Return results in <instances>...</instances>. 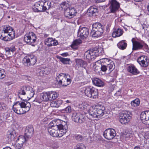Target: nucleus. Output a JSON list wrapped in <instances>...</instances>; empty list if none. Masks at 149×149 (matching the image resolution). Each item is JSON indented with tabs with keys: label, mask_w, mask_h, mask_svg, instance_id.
<instances>
[{
	"label": "nucleus",
	"mask_w": 149,
	"mask_h": 149,
	"mask_svg": "<svg viewBox=\"0 0 149 149\" xmlns=\"http://www.w3.org/2000/svg\"><path fill=\"white\" fill-rule=\"evenodd\" d=\"M95 109H93L92 107L90 108L88 111V113L90 116V118H97V115Z\"/></svg>",
	"instance_id": "obj_32"
},
{
	"label": "nucleus",
	"mask_w": 149,
	"mask_h": 149,
	"mask_svg": "<svg viewBox=\"0 0 149 149\" xmlns=\"http://www.w3.org/2000/svg\"><path fill=\"white\" fill-rule=\"evenodd\" d=\"M103 135L104 137L106 139L111 140L114 138L116 136V132L113 129H107L104 131Z\"/></svg>",
	"instance_id": "obj_11"
},
{
	"label": "nucleus",
	"mask_w": 149,
	"mask_h": 149,
	"mask_svg": "<svg viewBox=\"0 0 149 149\" xmlns=\"http://www.w3.org/2000/svg\"><path fill=\"white\" fill-rule=\"evenodd\" d=\"M43 1H39L35 3L34 9L36 12L44 11L42 5Z\"/></svg>",
	"instance_id": "obj_21"
},
{
	"label": "nucleus",
	"mask_w": 149,
	"mask_h": 149,
	"mask_svg": "<svg viewBox=\"0 0 149 149\" xmlns=\"http://www.w3.org/2000/svg\"><path fill=\"white\" fill-rule=\"evenodd\" d=\"M15 46L12 45L10 47H6L5 48L6 55L9 57H10L13 54V52L16 50Z\"/></svg>",
	"instance_id": "obj_20"
},
{
	"label": "nucleus",
	"mask_w": 149,
	"mask_h": 149,
	"mask_svg": "<svg viewBox=\"0 0 149 149\" xmlns=\"http://www.w3.org/2000/svg\"><path fill=\"white\" fill-rule=\"evenodd\" d=\"M109 3L111 4L109 8L112 13H115L118 10L120 7V4L116 0H109Z\"/></svg>",
	"instance_id": "obj_12"
},
{
	"label": "nucleus",
	"mask_w": 149,
	"mask_h": 149,
	"mask_svg": "<svg viewBox=\"0 0 149 149\" xmlns=\"http://www.w3.org/2000/svg\"><path fill=\"white\" fill-rule=\"evenodd\" d=\"M94 85L100 87H103L104 85V82L101 79L97 78H94L92 80Z\"/></svg>",
	"instance_id": "obj_24"
},
{
	"label": "nucleus",
	"mask_w": 149,
	"mask_h": 149,
	"mask_svg": "<svg viewBox=\"0 0 149 149\" xmlns=\"http://www.w3.org/2000/svg\"><path fill=\"white\" fill-rule=\"evenodd\" d=\"M109 59L107 58H103L101 59L99 61H100V62L101 63H106L107 62L109 61Z\"/></svg>",
	"instance_id": "obj_50"
},
{
	"label": "nucleus",
	"mask_w": 149,
	"mask_h": 149,
	"mask_svg": "<svg viewBox=\"0 0 149 149\" xmlns=\"http://www.w3.org/2000/svg\"><path fill=\"white\" fill-rule=\"evenodd\" d=\"M147 10L149 13V3H148V4L147 6Z\"/></svg>",
	"instance_id": "obj_59"
},
{
	"label": "nucleus",
	"mask_w": 149,
	"mask_h": 149,
	"mask_svg": "<svg viewBox=\"0 0 149 149\" xmlns=\"http://www.w3.org/2000/svg\"><path fill=\"white\" fill-rule=\"evenodd\" d=\"M130 112L128 111H123L120 115V121L122 124L128 123L132 118Z\"/></svg>",
	"instance_id": "obj_6"
},
{
	"label": "nucleus",
	"mask_w": 149,
	"mask_h": 149,
	"mask_svg": "<svg viewBox=\"0 0 149 149\" xmlns=\"http://www.w3.org/2000/svg\"><path fill=\"white\" fill-rule=\"evenodd\" d=\"M140 103V101L138 98H136L131 102V105L134 107L138 106Z\"/></svg>",
	"instance_id": "obj_41"
},
{
	"label": "nucleus",
	"mask_w": 149,
	"mask_h": 149,
	"mask_svg": "<svg viewBox=\"0 0 149 149\" xmlns=\"http://www.w3.org/2000/svg\"><path fill=\"white\" fill-rule=\"evenodd\" d=\"M103 25L100 23L96 22L92 25L91 34L92 37H98L100 36L103 32Z\"/></svg>",
	"instance_id": "obj_3"
},
{
	"label": "nucleus",
	"mask_w": 149,
	"mask_h": 149,
	"mask_svg": "<svg viewBox=\"0 0 149 149\" xmlns=\"http://www.w3.org/2000/svg\"><path fill=\"white\" fill-rule=\"evenodd\" d=\"M85 94L87 97L93 99H96L98 97L97 90L93 87L87 86L84 89Z\"/></svg>",
	"instance_id": "obj_5"
},
{
	"label": "nucleus",
	"mask_w": 149,
	"mask_h": 149,
	"mask_svg": "<svg viewBox=\"0 0 149 149\" xmlns=\"http://www.w3.org/2000/svg\"><path fill=\"white\" fill-rule=\"evenodd\" d=\"M71 80L70 79L67 78L66 79V80H64L63 81L62 85H61L63 86H66L67 85H68L71 82Z\"/></svg>",
	"instance_id": "obj_43"
},
{
	"label": "nucleus",
	"mask_w": 149,
	"mask_h": 149,
	"mask_svg": "<svg viewBox=\"0 0 149 149\" xmlns=\"http://www.w3.org/2000/svg\"><path fill=\"white\" fill-rule=\"evenodd\" d=\"M127 71L128 72L133 74H137L139 73V72L135 67L133 65H130L128 67Z\"/></svg>",
	"instance_id": "obj_28"
},
{
	"label": "nucleus",
	"mask_w": 149,
	"mask_h": 149,
	"mask_svg": "<svg viewBox=\"0 0 149 149\" xmlns=\"http://www.w3.org/2000/svg\"><path fill=\"white\" fill-rule=\"evenodd\" d=\"M53 100L55 99L58 96V94L55 91H50Z\"/></svg>",
	"instance_id": "obj_45"
},
{
	"label": "nucleus",
	"mask_w": 149,
	"mask_h": 149,
	"mask_svg": "<svg viewBox=\"0 0 149 149\" xmlns=\"http://www.w3.org/2000/svg\"><path fill=\"white\" fill-rule=\"evenodd\" d=\"M97 115L98 117L102 116L105 112V107L102 106L97 107L95 109Z\"/></svg>",
	"instance_id": "obj_19"
},
{
	"label": "nucleus",
	"mask_w": 149,
	"mask_h": 149,
	"mask_svg": "<svg viewBox=\"0 0 149 149\" xmlns=\"http://www.w3.org/2000/svg\"><path fill=\"white\" fill-rule=\"evenodd\" d=\"M71 118L72 120L77 123H84L86 120L85 117L83 115L75 111L72 113Z\"/></svg>",
	"instance_id": "obj_8"
},
{
	"label": "nucleus",
	"mask_w": 149,
	"mask_h": 149,
	"mask_svg": "<svg viewBox=\"0 0 149 149\" xmlns=\"http://www.w3.org/2000/svg\"><path fill=\"white\" fill-rule=\"evenodd\" d=\"M16 136L15 132L14 131L10 132L8 136L9 138V140L10 141H13Z\"/></svg>",
	"instance_id": "obj_42"
},
{
	"label": "nucleus",
	"mask_w": 149,
	"mask_h": 149,
	"mask_svg": "<svg viewBox=\"0 0 149 149\" xmlns=\"http://www.w3.org/2000/svg\"><path fill=\"white\" fill-rule=\"evenodd\" d=\"M105 0H97V1H98V2H103Z\"/></svg>",
	"instance_id": "obj_61"
},
{
	"label": "nucleus",
	"mask_w": 149,
	"mask_h": 149,
	"mask_svg": "<svg viewBox=\"0 0 149 149\" xmlns=\"http://www.w3.org/2000/svg\"><path fill=\"white\" fill-rule=\"evenodd\" d=\"M123 30L120 29L118 28L114 30L112 35L113 37L116 38L121 36L123 34Z\"/></svg>",
	"instance_id": "obj_29"
},
{
	"label": "nucleus",
	"mask_w": 149,
	"mask_h": 149,
	"mask_svg": "<svg viewBox=\"0 0 149 149\" xmlns=\"http://www.w3.org/2000/svg\"><path fill=\"white\" fill-rule=\"evenodd\" d=\"M76 66L78 68L83 67L85 68L87 63L86 62L80 59H77L76 61Z\"/></svg>",
	"instance_id": "obj_22"
},
{
	"label": "nucleus",
	"mask_w": 149,
	"mask_h": 149,
	"mask_svg": "<svg viewBox=\"0 0 149 149\" xmlns=\"http://www.w3.org/2000/svg\"><path fill=\"white\" fill-rule=\"evenodd\" d=\"M140 147L139 146H136L134 148V149H140Z\"/></svg>",
	"instance_id": "obj_58"
},
{
	"label": "nucleus",
	"mask_w": 149,
	"mask_h": 149,
	"mask_svg": "<svg viewBox=\"0 0 149 149\" xmlns=\"http://www.w3.org/2000/svg\"><path fill=\"white\" fill-rule=\"evenodd\" d=\"M26 89L27 90L26 94L30 97H33L34 94V92L33 88L29 86H27Z\"/></svg>",
	"instance_id": "obj_39"
},
{
	"label": "nucleus",
	"mask_w": 149,
	"mask_h": 149,
	"mask_svg": "<svg viewBox=\"0 0 149 149\" xmlns=\"http://www.w3.org/2000/svg\"><path fill=\"white\" fill-rule=\"evenodd\" d=\"M27 88V86L23 87L21 89L20 91L18 92L19 94H21L22 95H25L26 94V93L25 92V90H26Z\"/></svg>",
	"instance_id": "obj_46"
},
{
	"label": "nucleus",
	"mask_w": 149,
	"mask_h": 149,
	"mask_svg": "<svg viewBox=\"0 0 149 149\" xmlns=\"http://www.w3.org/2000/svg\"><path fill=\"white\" fill-rule=\"evenodd\" d=\"M109 61L107 62L106 64H107V67L109 68V72H111L115 68V65L114 62L111 60L109 59Z\"/></svg>",
	"instance_id": "obj_33"
},
{
	"label": "nucleus",
	"mask_w": 149,
	"mask_h": 149,
	"mask_svg": "<svg viewBox=\"0 0 149 149\" xmlns=\"http://www.w3.org/2000/svg\"><path fill=\"white\" fill-rule=\"evenodd\" d=\"M51 2L49 1H43V4L42 5L43 8V10L45 11L49 9L51 7Z\"/></svg>",
	"instance_id": "obj_38"
},
{
	"label": "nucleus",
	"mask_w": 149,
	"mask_h": 149,
	"mask_svg": "<svg viewBox=\"0 0 149 149\" xmlns=\"http://www.w3.org/2000/svg\"><path fill=\"white\" fill-rule=\"evenodd\" d=\"M137 62L141 66L146 67L148 65L149 60L147 56H142L138 59Z\"/></svg>",
	"instance_id": "obj_16"
},
{
	"label": "nucleus",
	"mask_w": 149,
	"mask_h": 149,
	"mask_svg": "<svg viewBox=\"0 0 149 149\" xmlns=\"http://www.w3.org/2000/svg\"><path fill=\"white\" fill-rule=\"evenodd\" d=\"M49 101H51L53 100L51 95V93L50 92H48Z\"/></svg>",
	"instance_id": "obj_55"
},
{
	"label": "nucleus",
	"mask_w": 149,
	"mask_h": 149,
	"mask_svg": "<svg viewBox=\"0 0 149 149\" xmlns=\"http://www.w3.org/2000/svg\"><path fill=\"white\" fill-rule=\"evenodd\" d=\"M5 76V75L2 72V70H0V79L3 78Z\"/></svg>",
	"instance_id": "obj_53"
},
{
	"label": "nucleus",
	"mask_w": 149,
	"mask_h": 149,
	"mask_svg": "<svg viewBox=\"0 0 149 149\" xmlns=\"http://www.w3.org/2000/svg\"><path fill=\"white\" fill-rule=\"evenodd\" d=\"M31 107L30 103L24 100L15 103L13 107L14 111L18 114H22L28 111Z\"/></svg>",
	"instance_id": "obj_2"
},
{
	"label": "nucleus",
	"mask_w": 149,
	"mask_h": 149,
	"mask_svg": "<svg viewBox=\"0 0 149 149\" xmlns=\"http://www.w3.org/2000/svg\"><path fill=\"white\" fill-rule=\"evenodd\" d=\"M45 44L48 47L56 46L58 44L57 40L53 39L52 38H48L45 40Z\"/></svg>",
	"instance_id": "obj_17"
},
{
	"label": "nucleus",
	"mask_w": 149,
	"mask_h": 149,
	"mask_svg": "<svg viewBox=\"0 0 149 149\" xmlns=\"http://www.w3.org/2000/svg\"><path fill=\"white\" fill-rule=\"evenodd\" d=\"M101 70L103 72H105L106 71H109V68L107 67V66L105 65H101Z\"/></svg>",
	"instance_id": "obj_48"
},
{
	"label": "nucleus",
	"mask_w": 149,
	"mask_h": 149,
	"mask_svg": "<svg viewBox=\"0 0 149 149\" xmlns=\"http://www.w3.org/2000/svg\"><path fill=\"white\" fill-rule=\"evenodd\" d=\"M68 129L67 123L59 119L53 120L48 127L49 133L54 137H61L67 132Z\"/></svg>",
	"instance_id": "obj_1"
},
{
	"label": "nucleus",
	"mask_w": 149,
	"mask_h": 149,
	"mask_svg": "<svg viewBox=\"0 0 149 149\" xmlns=\"http://www.w3.org/2000/svg\"><path fill=\"white\" fill-rule=\"evenodd\" d=\"M60 6L62 10H63L64 11L67 9L69 8L70 5L69 4L68 1H66L62 2L60 5Z\"/></svg>",
	"instance_id": "obj_36"
},
{
	"label": "nucleus",
	"mask_w": 149,
	"mask_h": 149,
	"mask_svg": "<svg viewBox=\"0 0 149 149\" xmlns=\"http://www.w3.org/2000/svg\"><path fill=\"white\" fill-rule=\"evenodd\" d=\"M89 129H91L92 127V125L90 123H88L87 125Z\"/></svg>",
	"instance_id": "obj_56"
},
{
	"label": "nucleus",
	"mask_w": 149,
	"mask_h": 149,
	"mask_svg": "<svg viewBox=\"0 0 149 149\" xmlns=\"http://www.w3.org/2000/svg\"><path fill=\"white\" fill-rule=\"evenodd\" d=\"M82 41L81 40H76L74 41L72 45H77L81 43Z\"/></svg>",
	"instance_id": "obj_47"
},
{
	"label": "nucleus",
	"mask_w": 149,
	"mask_h": 149,
	"mask_svg": "<svg viewBox=\"0 0 149 149\" xmlns=\"http://www.w3.org/2000/svg\"><path fill=\"white\" fill-rule=\"evenodd\" d=\"M89 34V29L86 27H80L77 31V37L81 40L86 39Z\"/></svg>",
	"instance_id": "obj_7"
},
{
	"label": "nucleus",
	"mask_w": 149,
	"mask_h": 149,
	"mask_svg": "<svg viewBox=\"0 0 149 149\" xmlns=\"http://www.w3.org/2000/svg\"><path fill=\"white\" fill-rule=\"evenodd\" d=\"M65 76L66 74H64L63 73L59 74L57 76L56 80L60 85H62L63 81L66 80Z\"/></svg>",
	"instance_id": "obj_26"
},
{
	"label": "nucleus",
	"mask_w": 149,
	"mask_h": 149,
	"mask_svg": "<svg viewBox=\"0 0 149 149\" xmlns=\"http://www.w3.org/2000/svg\"><path fill=\"white\" fill-rule=\"evenodd\" d=\"M33 129L32 126H29L26 127L25 132L24 135L26 138H30L33 133Z\"/></svg>",
	"instance_id": "obj_23"
},
{
	"label": "nucleus",
	"mask_w": 149,
	"mask_h": 149,
	"mask_svg": "<svg viewBox=\"0 0 149 149\" xmlns=\"http://www.w3.org/2000/svg\"><path fill=\"white\" fill-rule=\"evenodd\" d=\"M74 149H86V147L83 144H79L76 145Z\"/></svg>",
	"instance_id": "obj_44"
},
{
	"label": "nucleus",
	"mask_w": 149,
	"mask_h": 149,
	"mask_svg": "<svg viewBox=\"0 0 149 149\" xmlns=\"http://www.w3.org/2000/svg\"><path fill=\"white\" fill-rule=\"evenodd\" d=\"M66 103H70V102L69 101V100H67L66 101Z\"/></svg>",
	"instance_id": "obj_64"
},
{
	"label": "nucleus",
	"mask_w": 149,
	"mask_h": 149,
	"mask_svg": "<svg viewBox=\"0 0 149 149\" xmlns=\"http://www.w3.org/2000/svg\"><path fill=\"white\" fill-rule=\"evenodd\" d=\"M98 13L97 8L95 6L90 7L87 10V13L90 16H95Z\"/></svg>",
	"instance_id": "obj_18"
},
{
	"label": "nucleus",
	"mask_w": 149,
	"mask_h": 149,
	"mask_svg": "<svg viewBox=\"0 0 149 149\" xmlns=\"http://www.w3.org/2000/svg\"><path fill=\"white\" fill-rule=\"evenodd\" d=\"M134 38L132 40L133 43L132 49L133 50H137L142 49L145 45L143 41L140 42L134 41Z\"/></svg>",
	"instance_id": "obj_15"
},
{
	"label": "nucleus",
	"mask_w": 149,
	"mask_h": 149,
	"mask_svg": "<svg viewBox=\"0 0 149 149\" xmlns=\"http://www.w3.org/2000/svg\"><path fill=\"white\" fill-rule=\"evenodd\" d=\"M57 58L60 61L64 64H69V62L70 61V59L69 58H64L60 56H58Z\"/></svg>",
	"instance_id": "obj_40"
},
{
	"label": "nucleus",
	"mask_w": 149,
	"mask_h": 149,
	"mask_svg": "<svg viewBox=\"0 0 149 149\" xmlns=\"http://www.w3.org/2000/svg\"><path fill=\"white\" fill-rule=\"evenodd\" d=\"M36 36L33 32H29V33L26 34L24 38V40L29 45L34 46L33 43L36 41Z\"/></svg>",
	"instance_id": "obj_9"
},
{
	"label": "nucleus",
	"mask_w": 149,
	"mask_h": 149,
	"mask_svg": "<svg viewBox=\"0 0 149 149\" xmlns=\"http://www.w3.org/2000/svg\"><path fill=\"white\" fill-rule=\"evenodd\" d=\"M27 139L25 135L24 136L21 135L18 137L17 141L23 144L27 140Z\"/></svg>",
	"instance_id": "obj_37"
},
{
	"label": "nucleus",
	"mask_w": 149,
	"mask_h": 149,
	"mask_svg": "<svg viewBox=\"0 0 149 149\" xmlns=\"http://www.w3.org/2000/svg\"><path fill=\"white\" fill-rule=\"evenodd\" d=\"M23 145V144H22V143L18 142V144L16 145L15 148L16 149H19L22 147Z\"/></svg>",
	"instance_id": "obj_52"
},
{
	"label": "nucleus",
	"mask_w": 149,
	"mask_h": 149,
	"mask_svg": "<svg viewBox=\"0 0 149 149\" xmlns=\"http://www.w3.org/2000/svg\"><path fill=\"white\" fill-rule=\"evenodd\" d=\"M99 50L97 48L91 49L86 51L84 55V59L89 61L94 60L100 55Z\"/></svg>",
	"instance_id": "obj_4"
},
{
	"label": "nucleus",
	"mask_w": 149,
	"mask_h": 149,
	"mask_svg": "<svg viewBox=\"0 0 149 149\" xmlns=\"http://www.w3.org/2000/svg\"><path fill=\"white\" fill-rule=\"evenodd\" d=\"M62 100H58L52 102L50 105L52 107L58 108L62 104Z\"/></svg>",
	"instance_id": "obj_35"
},
{
	"label": "nucleus",
	"mask_w": 149,
	"mask_h": 149,
	"mask_svg": "<svg viewBox=\"0 0 149 149\" xmlns=\"http://www.w3.org/2000/svg\"><path fill=\"white\" fill-rule=\"evenodd\" d=\"M66 113H70L71 112L72 110L70 106H68L64 110Z\"/></svg>",
	"instance_id": "obj_51"
},
{
	"label": "nucleus",
	"mask_w": 149,
	"mask_h": 149,
	"mask_svg": "<svg viewBox=\"0 0 149 149\" xmlns=\"http://www.w3.org/2000/svg\"><path fill=\"white\" fill-rule=\"evenodd\" d=\"M61 55L63 56H66L68 55V53H64L61 54Z\"/></svg>",
	"instance_id": "obj_57"
},
{
	"label": "nucleus",
	"mask_w": 149,
	"mask_h": 149,
	"mask_svg": "<svg viewBox=\"0 0 149 149\" xmlns=\"http://www.w3.org/2000/svg\"><path fill=\"white\" fill-rule=\"evenodd\" d=\"M145 25H143V29H145Z\"/></svg>",
	"instance_id": "obj_63"
},
{
	"label": "nucleus",
	"mask_w": 149,
	"mask_h": 149,
	"mask_svg": "<svg viewBox=\"0 0 149 149\" xmlns=\"http://www.w3.org/2000/svg\"><path fill=\"white\" fill-rule=\"evenodd\" d=\"M134 1L137 2H139L142 1L143 0H134Z\"/></svg>",
	"instance_id": "obj_60"
},
{
	"label": "nucleus",
	"mask_w": 149,
	"mask_h": 149,
	"mask_svg": "<svg viewBox=\"0 0 149 149\" xmlns=\"http://www.w3.org/2000/svg\"><path fill=\"white\" fill-rule=\"evenodd\" d=\"M3 31L4 33H8V34L12 33V32L15 34V31L13 29L8 25L4 26L3 29Z\"/></svg>",
	"instance_id": "obj_30"
},
{
	"label": "nucleus",
	"mask_w": 149,
	"mask_h": 149,
	"mask_svg": "<svg viewBox=\"0 0 149 149\" xmlns=\"http://www.w3.org/2000/svg\"><path fill=\"white\" fill-rule=\"evenodd\" d=\"M36 61V57L33 55L26 56L23 59L24 64L28 66L34 65Z\"/></svg>",
	"instance_id": "obj_10"
},
{
	"label": "nucleus",
	"mask_w": 149,
	"mask_h": 149,
	"mask_svg": "<svg viewBox=\"0 0 149 149\" xmlns=\"http://www.w3.org/2000/svg\"><path fill=\"white\" fill-rule=\"evenodd\" d=\"M75 139L78 141H81L83 139V137L81 135H75L74 136Z\"/></svg>",
	"instance_id": "obj_49"
},
{
	"label": "nucleus",
	"mask_w": 149,
	"mask_h": 149,
	"mask_svg": "<svg viewBox=\"0 0 149 149\" xmlns=\"http://www.w3.org/2000/svg\"><path fill=\"white\" fill-rule=\"evenodd\" d=\"M95 72H99V70L101 69V65L100 66H96L95 68Z\"/></svg>",
	"instance_id": "obj_54"
},
{
	"label": "nucleus",
	"mask_w": 149,
	"mask_h": 149,
	"mask_svg": "<svg viewBox=\"0 0 149 149\" xmlns=\"http://www.w3.org/2000/svg\"><path fill=\"white\" fill-rule=\"evenodd\" d=\"M44 36H45V37H47V36H48V34H44Z\"/></svg>",
	"instance_id": "obj_62"
},
{
	"label": "nucleus",
	"mask_w": 149,
	"mask_h": 149,
	"mask_svg": "<svg viewBox=\"0 0 149 149\" xmlns=\"http://www.w3.org/2000/svg\"><path fill=\"white\" fill-rule=\"evenodd\" d=\"M15 36V35L12 32V33L8 34V36L3 37L2 39L5 41H9L14 39Z\"/></svg>",
	"instance_id": "obj_34"
},
{
	"label": "nucleus",
	"mask_w": 149,
	"mask_h": 149,
	"mask_svg": "<svg viewBox=\"0 0 149 149\" xmlns=\"http://www.w3.org/2000/svg\"><path fill=\"white\" fill-rule=\"evenodd\" d=\"M40 98L41 100L38 101L37 99L36 100L37 102L40 103L42 101H49L48 92H43L41 94L40 96Z\"/></svg>",
	"instance_id": "obj_25"
},
{
	"label": "nucleus",
	"mask_w": 149,
	"mask_h": 149,
	"mask_svg": "<svg viewBox=\"0 0 149 149\" xmlns=\"http://www.w3.org/2000/svg\"><path fill=\"white\" fill-rule=\"evenodd\" d=\"M140 118L143 124L149 125V111L142 112L141 114Z\"/></svg>",
	"instance_id": "obj_13"
},
{
	"label": "nucleus",
	"mask_w": 149,
	"mask_h": 149,
	"mask_svg": "<svg viewBox=\"0 0 149 149\" xmlns=\"http://www.w3.org/2000/svg\"><path fill=\"white\" fill-rule=\"evenodd\" d=\"M77 12L75 9L73 8L65 10L64 12V15L67 18L70 19L73 17L75 15Z\"/></svg>",
	"instance_id": "obj_14"
},
{
	"label": "nucleus",
	"mask_w": 149,
	"mask_h": 149,
	"mask_svg": "<svg viewBox=\"0 0 149 149\" xmlns=\"http://www.w3.org/2000/svg\"><path fill=\"white\" fill-rule=\"evenodd\" d=\"M48 68L47 67H41L39 69V72L38 73V75L43 77L44 74H47L49 73Z\"/></svg>",
	"instance_id": "obj_27"
},
{
	"label": "nucleus",
	"mask_w": 149,
	"mask_h": 149,
	"mask_svg": "<svg viewBox=\"0 0 149 149\" xmlns=\"http://www.w3.org/2000/svg\"><path fill=\"white\" fill-rule=\"evenodd\" d=\"M117 45L119 49L124 50L126 48L127 44L126 40H123L119 42L117 44Z\"/></svg>",
	"instance_id": "obj_31"
}]
</instances>
